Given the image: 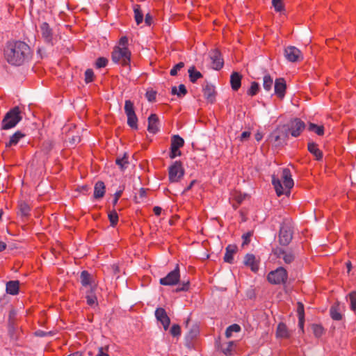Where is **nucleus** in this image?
I'll return each mask as SVG.
<instances>
[{"instance_id":"nucleus-38","label":"nucleus","mask_w":356,"mask_h":356,"mask_svg":"<svg viewBox=\"0 0 356 356\" xmlns=\"http://www.w3.org/2000/svg\"><path fill=\"white\" fill-rule=\"evenodd\" d=\"M308 129L310 131L316 133L318 136H323L324 134L323 126H319L314 123H310L309 124Z\"/></svg>"},{"instance_id":"nucleus-39","label":"nucleus","mask_w":356,"mask_h":356,"mask_svg":"<svg viewBox=\"0 0 356 356\" xmlns=\"http://www.w3.org/2000/svg\"><path fill=\"white\" fill-rule=\"evenodd\" d=\"M222 353L227 355L229 356L232 355L234 350V342L229 341L227 343L224 344L221 347Z\"/></svg>"},{"instance_id":"nucleus-12","label":"nucleus","mask_w":356,"mask_h":356,"mask_svg":"<svg viewBox=\"0 0 356 356\" xmlns=\"http://www.w3.org/2000/svg\"><path fill=\"white\" fill-rule=\"evenodd\" d=\"M40 33L44 40L51 45H54L56 38L54 36L52 29L47 22H43L40 26Z\"/></svg>"},{"instance_id":"nucleus-10","label":"nucleus","mask_w":356,"mask_h":356,"mask_svg":"<svg viewBox=\"0 0 356 356\" xmlns=\"http://www.w3.org/2000/svg\"><path fill=\"white\" fill-rule=\"evenodd\" d=\"M272 252L277 258H282L284 261L287 264H291L295 259V255L290 250H285L277 247L273 248Z\"/></svg>"},{"instance_id":"nucleus-8","label":"nucleus","mask_w":356,"mask_h":356,"mask_svg":"<svg viewBox=\"0 0 356 356\" xmlns=\"http://www.w3.org/2000/svg\"><path fill=\"white\" fill-rule=\"evenodd\" d=\"M179 280L180 272L177 264L173 270L170 271L165 277L160 279L159 283L163 286H174L178 284Z\"/></svg>"},{"instance_id":"nucleus-19","label":"nucleus","mask_w":356,"mask_h":356,"mask_svg":"<svg viewBox=\"0 0 356 356\" xmlns=\"http://www.w3.org/2000/svg\"><path fill=\"white\" fill-rule=\"evenodd\" d=\"M291 335V332L288 329L286 325L282 322L277 325L276 330V337L282 339H289Z\"/></svg>"},{"instance_id":"nucleus-42","label":"nucleus","mask_w":356,"mask_h":356,"mask_svg":"<svg viewBox=\"0 0 356 356\" xmlns=\"http://www.w3.org/2000/svg\"><path fill=\"white\" fill-rule=\"evenodd\" d=\"M172 93L176 94L178 96H184L187 93V90L184 85L181 84L179 86L178 90H177V87H175V86L172 87Z\"/></svg>"},{"instance_id":"nucleus-11","label":"nucleus","mask_w":356,"mask_h":356,"mask_svg":"<svg viewBox=\"0 0 356 356\" xmlns=\"http://www.w3.org/2000/svg\"><path fill=\"white\" fill-rule=\"evenodd\" d=\"M284 56L286 60L291 63L298 62L303 59L300 50L293 46H289L285 48Z\"/></svg>"},{"instance_id":"nucleus-13","label":"nucleus","mask_w":356,"mask_h":356,"mask_svg":"<svg viewBox=\"0 0 356 356\" xmlns=\"http://www.w3.org/2000/svg\"><path fill=\"white\" fill-rule=\"evenodd\" d=\"M305 128V124L301 120L296 118L290 123L289 130L293 137H298Z\"/></svg>"},{"instance_id":"nucleus-57","label":"nucleus","mask_w":356,"mask_h":356,"mask_svg":"<svg viewBox=\"0 0 356 356\" xmlns=\"http://www.w3.org/2000/svg\"><path fill=\"white\" fill-rule=\"evenodd\" d=\"M181 287H177V289H176V291L178 292V291H186L188 290L189 289V286H190V283L188 281L187 282H184L181 284Z\"/></svg>"},{"instance_id":"nucleus-32","label":"nucleus","mask_w":356,"mask_h":356,"mask_svg":"<svg viewBox=\"0 0 356 356\" xmlns=\"http://www.w3.org/2000/svg\"><path fill=\"white\" fill-rule=\"evenodd\" d=\"M81 283L83 286H88L91 284V275L87 270H83L81 273Z\"/></svg>"},{"instance_id":"nucleus-62","label":"nucleus","mask_w":356,"mask_h":356,"mask_svg":"<svg viewBox=\"0 0 356 356\" xmlns=\"http://www.w3.org/2000/svg\"><path fill=\"white\" fill-rule=\"evenodd\" d=\"M304 323H305V317L298 318V326L301 329L302 332H304Z\"/></svg>"},{"instance_id":"nucleus-16","label":"nucleus","mask_w":356,"mask_h":356,"mask_svg":"<svg viewBox=\"0 0 356 356\" xmlns=\"http://www.w3.org/2000/svg\"><path fill=\"white\" fill-rule=\"evenodd\" d=\"M210 59L211 60V67L213 70H219L223 66V59L218 50H213L210 53Z\"/></svg>"},{"instance_id":"nucleus-7","label":"nucleus","mask_w":356,"mask_h":356,"mask_svg":"<svg viewBox=\"0 0 356 356\" xmlns=\"http://www.w3.org/2000/svg\"><path fill=\"white\" fill-rule=\"evenodd\" d=\"M293 227L291 224H282L279 232V242L282 245H287L293 238Z\"/></svg>"},{"instance_id":"nucleus-55","label":"nucleus","mask_w":356,"mask_h":356,"mask_svg":"<svg viewBox=\"0 0 356 356\" xmlns=\"http://www.w3.org/2000/svg\"><path fill=\"white\" fill-rule=\"evenodd\" d=\"M297 314H298V318L305 317L304 305L300 302H298Z\"/></svg>"},{"instance_id":"nucleus-2","label":"nucleus","mask_w":356,"mask_h":356,"mask_svg":"<svg viewBox=\"0 0 356 356\" xmlns=\"http://www.w3.org/2000/svg\"><path fill=\"white\" fill-rule=\"evenodd\" d=\"M281 179L282 181L275 175H272V184L274 186L276 194L279 197L282 195H289L291 193V189L294 186L291 172L289 168H284L282 170Z\"/></svg>"},{"instance_id":"nucleus-41","label":"nucleus","mask_w":356,"mask_h":356,"mask_svg":"<svg viewBox=\"0 0 356 356\" xmlns=\"http://www.w3.org/2000/svg\"><path fill=\"white\" fill-rule=\"evenodd\" d=\"M240 330L241 327L238 324H233L227 328L225 335L227 338H229L233 332H238Z\"/></svg>"},{"instance_id":"nucleus-20","label":"nucleus","mask_w":356,"mask_h":356,"mask_svg":"<svg viewBox=\"0 0 356 356\" xmlns=\"http://www.w3.org/2000/svg\"><path fill=\"white\" fill-rule=\"evenodd\" d=\"M330 314L332 320L341 321L343 315L341 313L340 304L339 302L334 303L330 309Z\"/></svg>"},{"instance_id":"nucleus-21","label":"nucleus","mask_w":356,"mask_h":356,"mask_svg":"<svg viewBox=\"0 0 356 356\" xmlns=\"http://www.w3.org/2000/svg\"><path fill=\"white\" fill-rule=\"evenodd\" d=\"M203 95L204 98L210 103L215 101V88L212 85L207 84L203 88Z\"/></svg>"},{"instance_id":"nucleus-26","label":"nucleus","mask_w":356,"mask_h":356,"mask_svg":"<svg viewBox=\"0 0 356 356\" xmlns=\"http://www.w3.org/2000/svg\"><path fill=\"white\" fill-rule=\"evenodd\" d=\"M22 329L15 325H8V333L10 339L13 341H17L20 337Z\"/></svg>"},{"instance_id":"nucleus-43","label":"nucleus","mask_w":356,"mask_h":356,"mask_svg":"<svg viewBox=\"0 0 356 356\" xmlns=\"http://www.w3.org/2000/svg\"><path fill=\"white\" fill-rule=\"evenodd\" d=\"M232 197L236 201L238 204L241 203L245 198L248 197L247 194H243L241 192L235 191L232 194Z\"/></svg>"},{"instance_id":"nucleus-5","label":"nucleus","mask_w":356,"mask_h":356,"mask_svg":"<svg viewBox=\"0 0 356 356\" xmlns=\"http://www.w3.org/2000/svg\"><path fill=\"white\" fill-rule=\"evenodd\" d=\"M288 280V273L284 267H278L270 271L267 275V280L272 284H284Z\"/></svg>"},{"instance_id":"nucleus-60","label":"nucleus","mask_w":356,"mask_h":356,"mask_svg":"<svg viewBox=\"0 0 356 356\" xmlns=\"http://www.w3.org/2000/svg\"><path fill=\"white\" fill-rule=\"evenodd\" d=\"M147 99L149 102H152L156 98V92L154 91H147L145 95Z\"/></svg>"},{"instance_id":"nucleus-36","label":"nucleus","mask_w":356,"mask_h":356,"mask_svg":"<svg viewBox=\"0 0 356 356\" xmlns=\"http://www.w3.org/2000/svg\"><path fill=\"white\" fill-rule=\"evenodd\" d=\"M184 145V139L179 135H174L171 138V146L181 148Z\"/></svg>"},{"instance_id":"nucleus-28","label":"nucleus","mask_w":356,"mask_h":356,"mask_svg":"<svg viewBox=\"0 0 356 356\" xmlns=\"http://www.w3.org/2000/svg\"><path fill=\"white\" fill-rule=\"evenodd\" d=\"M31 211L30 206L24 201H20L18 204L17 214L22 217H26L29 215Z\"/></svg>"},{"instance_id":"nucleus-46","label":"nucleus","mask_w":356,"mask_h":356,"mask_svg":"<svg viewBox=\"0 0 356 356\" xmlns=\"http://www.w3.org/2000/svg\"><path fill=\"white\" fill-rule=\"evenodd\" d=\"M94 72L92 69H88L85 72V81L88 83L94 80Z\"/></svg>"},{"instance_id":"nucleus-54","label":"nucleus","mask_w":356,"mask_h":356,"mask_svg":"<svg viewBox=\"0 0 356 356\" xmlns=\"http://www.w3.org/2000/svg\"><path fill=\"white\" fill-rule=\"evenodd\" d=\"M128 38L126 36L122 37L118 42V45L116 47L117 48H128Z\"/></svg>"},{"instance_id":"nucleus-25","label":"nucleus","mask_w":356,"mask_h":356,"mask_svg":"<svg viewBox=\"0 0 356 356\" xmlns=\"http://www.w3.org/2000/svg\"><path fill=\"white\" fill-rule=\"evenodd\" d=\"M106 192V186L103 181H99L95 184L94 187V197L99 199L104 197Z\"/></svg>"},{"instance_id":"nucleus-48","label":"nucleus","mask_w":356,"mask_h":356,"mask_svg":"<svg viewBox=\"0 0 356 356\" xmlns=\"http://www.w3.org/2000/svg\"><path fill=\"white\" fill-rule=\"evenodd\" d=\"M108 64V60L104 57H99L97 59L95 62V67L96 68H102L104 67Z\"/></svg>"},{"instance_id":"nucleus-24","label":"nucleus","mask_w":356,"mask_h":356,"mask_svg":"<svg viewBox=\"0 0 356 356\" xmlns=\"http://www.w3.org/2000/svg\"><path fill=\"white\" fill-rule=\"evenodd\" d=\"M241 75L238 72H233L230 76V84L233 90L237 91L241 86Z\"/></svg>"},{"instance_id":"nucleus-61","label":"nucleus","mask_w":356,"mask_h":356,"mask_svg":"<svg viewBox=\"0 0 356 356\" xmlns=\"http://www.w3.org/2000/svg\"><path fill=\"white\" fill-rule=\"evenodd\" d=\"M270 140H273L274 142H277L279 140H280V134H278L277 131H274L271 134H270Z\"/></svg>"},{"instance_id":"nucleus-59","label":"nucleus","mask_w":356,"mask_h":356,"mask_svg":"<svg viewBox=\"0 0 356 356\" xmlns=\"http://www.w3.org/2000/svg\"><path fill=\"white\" fill-rule=\"evenodd\" d=\"M122 190L117 191L114 194V198L113 201V204L115 205L117 202H118L120 197L122 196Z\"/></svg>"},{"instance_id":"nucleus-29","label":"nucleus","mask_w":356,"mask_h":356,"mask_svg":"<svg viewBox=\"0 0 356 356\" xmlns=\"http://www.w3.org/2000/svg\"><path fill=\"white\" fill-rule=\"evenodd\" d=\"M308 150L316 157L317 160H321L323 158L322 152L318 148L316 144L309 143L308 144Z\"/></svg>"},{"instance_id":"nucleus-9","label":"nucleus","mask_w":356,"mask_h":356,"mask_svg":"<svg viewBox=\"0 0 356 356\" xmlns=\"http://www.w3.org/2000/svg\"><path fill=\"white\" fill-rule=\"evenodd\" d=\"M169 179L171 182H177L184 176V169L180 161L174 162L169 167Z\"/></svg>"},{"instance_id":"nucleus-4","label":"nucleus","mask_w":356,"mask_h":356,"mask_svg":"<svg viewBox=\"0 0 356 356\" xmlns=\"http://www.w3.org/2000/svg\"><path fill=\"white\" fill-rule=\"evenodd\" d=\"M112 60L123 66H129L131 60V52L128 48L115 47L111 55Z\"/></svg>"},{"instance_id":"nucleus-45","label":"nucleus","mask_w":356,"mask_h":356,"mask_svg":"<svg viewBox=\"0 0 356 356\" xmlns=\"http://www.w3.org/2000/svg\"><path fill=\"white\" fill-rule=\"evenodd\" d=\"M348 298L350 300V309L353 311H356V291H351L348 294Z\"/></svg>"},{"instance_id":"nucleus-63","label":"nucleus","mask_w":356,"mask_h":356,"mask_svg":"<svg viewBox=\"0 0 356 356\" xmlns=\"http://www.w3.org/2000/svg\"><path fill=\"white\" fill-rule=\"evenodd\" d=\"M161 211L162 209L160 207L156 206L153 208V212L157 216L161 215Z\"/></svg>"},{"instance_id":"nucleus-17","label":"nucleus","mask_w":356,"mask_h":356,"mask_svg":"<svg viewBox=\"0 0 356 356\" xmlns=\"http://www.w3.org/2000/svg\"><path fill=\"white\" fill-rule=\"evenodd\" d=\"M286 86V81L282 78L277 79L275 81V94L280 99L285 95Z\"/></svg>"},{"instance_id":"nucleus-58","label":"nucleus","mask_w":356,"mask_h":356,"mask_svg":"<svg viewBox=\"0 0 356 356\" xmlns=\"http://www.w3.org/2000/svg\"><path fill=\"white\" fill-rule=\"evenodd\" d=\"M108 350V346L106 347H100L98 350V353L97 356H108V355L106 353Z\"/></svg>"},{"instance_id":"nucleus-18","label":"nucleus","mask_w":356,"mask_h":356,"mask_svg":"<svg viewBox=\"0 0 356 356\" xmlns=\"http://www.w3.org/2000/svg\"><path fill=\"white\" fill-rule=\"evenodd\" d=\"M147 131L153 134H156L159 131V118L156 114H151L149 116Z\"/></svg>"},{"instance_id":"nucleus-34","label":"nucleus","mask_w":356,"mask_h":356,"mask_svg":"<svg viewBox=\"0 0 356 356\" xmlns=\"http://www.w3.org/2000/svg\"><path fill=\"white\" fill-rule=\"evenodd\" d=\"M17 314L15 309H12L10 310L8 317V325H17Z\"/></svg>"},{"instance_id":"nucleus-35","label":"nucleus","mask_w":356,"mask_h":356,"mask_svg":"<svg viewBox=\"0 0 356 356\" xmlns=\"http://www.w3.org/2000/svg\"><path fill=\"white\" fill-rule=\"evenodd\" d=\"M273 83V78L269 74L264 75L263 78V87L266 91L269 92L271 90Z\"/></svg>"},{"instance_id":"nucleus-6","label":"nucleus","mask_w":356,"mask_h":356,"mask_svg":"<svg viewBox=\"0 0 356 356\" xmlns=\"http://www.w3.org/2000/svg\"><path fill=\"white\" fill-rule=\"evenodd\" d=\"M124 112L127 116V124L133 129L137 130L138 118L136 115L134 106L131 100H126L124 103Z\"/></svg>"},{"instance_id":"nucleus-30","label":"nucleus","mask_w":356,"mask_h":356,"mask_svg":"<svg viewBox=\"0 0 356 356\" xmlns=\"http://www.w3.org/2000/svg\"><path fill=\"white\" fill-rule=\"evenodd\" d=\"M25 136V135L19 131H16L14 134H13L10 138L7 146H13L17 145L19 141Z\"/></svg>"},{"instance_id":"nucleus-53","label":"nucleus","mask_w":356,"mask_h":356,"mask_svg":"<svg viewBox=\"0 0 356 356\" xmlns=\"http://www.w3.org/2000/svg\"><path fill=\"white\" fill-rule=\"evenodd\" d=\"M252 234H253L252 232H248L243 234V236H242V238L243 239V241L242 243L243 246L249 244V243L250 242V238L252 236Z\"/></svg>"},{"instance_id":"nucleus-40","label":"nucleus","mask_w":356,"mask_h":356,"mask_svg":"<svg viewBox=\"0 0 356 356\" xmlns=\"http://www.w3.org/2000/svg\"><path fill=\"white\" fill-rule=\"evenodd\" d=\"M115 163L120 168V169L123 170L127 167L129 163L128 156L126 154H124L122 157L117 158Z\"/></svg>"},{"instance_id":"nucleus-64","label":"nucleus","mask_w":356,"mask_h":356,"mask_svg":"<svg viewBox=\"0 0 356 356\" xmlns=\"http://www.w3.org/2000/svg\"><path fill=\"white\" fill-rule=\"evenodd\" d=\"M250 134L248 131H243L241 135V140H243L244 139L248 138Z\"/></svg>"},{"instance_id":"nucleus-3","label":"nucleus","mask_w":356,"mask_h":356,"mask_svg":"<svg viewBox=\"0 0 356 356\" xmlns=\"http://www.w3.org/2000/svg\"><path fill=\"white\" fill-rule=\"evenodd\" d=\"M21 111L18 106L10 109L2 120V129L4 130L15 127L22 120Z\"/></svg>"},{"instance_id":"nucleus-52","label":"nucleus","mask_w":356,"mask_h":356,"mask_svg":"<svg viewBox=\"0 0 356 356\" xmlns=\"http://www.w3.org/2000/svg\"><path fill=\"white\" fill-rule=\"evenodd\" d=\"M184 63L182 62H180L179 63H177V65H175L171 70H170V74L171 76H175L177 74V72L179 70H180L183 67H184Z\"/></svg>"},{"instance_id":"nucleus-14","label":"nucleus","mask_w":356,"mask_h":356,"mask_svg":"<svg viewBox=\"0 0 356 356\" xmlns=\"http://www.w3.org/2000/svg\"><path fill=\"white\" fill-rule=\"evenodd\" d=\"M243 264L254 273H257L259 270V260L253 254H247L244 257Z\"/></svg>"},{"instance_id":"nucleus-31","label":"nucleus","mask_w":356,"mask_h":356,"mask_svg":"<svg viewBox=\"0 0 356 356\" xmlns=\"http://www.w3.org/2000/svg\"><path fill=\"white\" fill-rule=\"evenodd\" d=\"M188 74L190 81L192 83H195L198 79L202 76V74L199 71H197L194 66L188 69Z\"/></svg>"},{"instance_id":"nucleus-49","label":"nucleus","mask_w":356,"mask_h":356,"mask_svg":"<svg viewBox=\"0 0 356 356\" xmlns=\"http://www.w3.org/2000/svg\"><path fill=\"white\" fill-rule=\"evenodd\" d=\"M146 195H147L146 190L143 188H141L139 190L138 195L136 196V202H143L146 197Z\"/></svg>"},{"instance_id":"nucleus-23","label":"nucleus","mask_w":356,"mask_h":356,"mask_svg":"<svg viewBox=\"0 0 356 356\" xmlns=\"http://www.w3.org/2000/svg\"><path fill=\"white\" fill-rule=\"evenodd\" d=\"M237 251V247L235 245H228L225 249L224 256L225 262L232 264L234 261V254Z\"/></svg>"},{"instance_id":"nucleus-50","label":"nucleus","mask_w":356,"mask_h":356,"mask_svg":"<svg viewBox=\"0 0 356 356\" xmlns=\"http://www.w3.org/2000/svg\"><path fill=\"white\" fill-rule=\"evenodd\" d=\"M170 332L173 337H179L181 335V327L177 324H174L170 328Z\"/></svg>"},{"instance_id":"nucleus-27","label":"nucleus","mask_w":356,"mask_h":356,"mask_svg":"<svg viewBox=\"0 0 356 356\" xmlns=\"http://www.w3.org/2000/svg\"><path fill=\"white\" fill-rule=\"evenodd\" d=\"M19 289V282L17 280L9 281L6 283V292L8 294L15 296L18 294Z\"/></svg>"},{"instance_id":"nucleus-33","label":"nucleus","mask_w":356,"mask_h":356,"mask_svg":"<svg viewBox=\"0 0 356 356\" xmlns=\"http://www.w3.org/2000/svg\"><path fill=\"white\" fill-rule=\"evenodd\" d=\"M134 18L136 24L138 25L142 23L143 20V14L140 10V6L138 4L134 6Z\"/></svg>"},{"instance_id":"nucleus-1","label":"nucleus","mask_w":356,"mask_h":356,"mask_svg":"<svg viewBox=\"0 0 356 356\" xmlns=\"http://www.w3.org/2000/svg\"><path fill=\"white\" fill-rule=\"evenodd\" d=\"M30 55L29 46L20 40L8 42L4 49L5 58L12 65H22Z\"/></svg>"},{"instance_id":"nucleus-22","label":"nucleus","mask_w":356,"mask_h":356,"mask_svg":"<svg viewBox=\"0 0 356 356\" xmlns=\"http://www.w3.org/2000/svg\"><path fill=\"white\" fill-rule=\"evenodd\" d=\"M95 287H91L86 291V299L87 304L90 307H95L98 305L97 298L95 295Z\"/></svg>"},{"instance_id":"nucleus-56","label":"nucleus","mask_w":356,"mask_h":356,"mask_svg":"<svg viewBox=\"0 0 356 356\" xmlns=\"http://www.w3.org/2000/svg\"><path fill=\"white\" fill-rule=\"evenodd\" d=\"M110 222H117L118 220V215L115 211H111L108 213Z\"/></svg>"},{"instance_id":"nucleus-37","label":"nucleus","mask_w":356,"mask_h":356,"mask_svg":"<svg viewBox=\"0 0 356 356\" xmlns=\"http://www.w3.org/2000/svg\"><path fill=\"white\" fill-rule=\"evenodd\" d=\"M312 329L313 334L317 338L321 337L325 333V329L323 328V327L321 325H319V324H313L312 325Z\"/></svg>"},{"instance_id":"nucleus-47","label":"nucleus","mask_w":356,"mask_h":356,"mask_svg":"<svg viewBox=\"0 0 356 356\" xmlns=\"http://www.w3.org/2000/svg\"><path fill=\"white\" fill-rule=\"evenodd\" d=\"M181 155V152L179 150V148L170 145V152L169 154L170 159H173L177 156H180Z\"/></svg>"},{"instance_id":"nucleus-44","label":"nucleus","mask_w":356,"mask_h":356,"mask_svg":"<svg viewBox=\"0 0 356 356\" xmlns=\"http://www.w3.org/2000/svg\"><path fill=\"white\" fill-rule=\"evenodd\" d=\"M259 90V85L257 82H252L251 83V86L250 88L248 90V95L250 96H254L256 95Z\"/></svg>"},{"instance_id":"nucleus-51","label":"nucleus","mask_w":356,"mask_h":356,"mask_svg":"<svg viewBox=\"0 0 356 356\" xmlns=\"http://www.w3.org/2000/svg\"><path fill=\"white\" fill-rule=\"evenodd\" d=\"M272 4L277 12H281L284 8L282 0H272Z\"/></svg>"},{"instance_id":"nucleus-15","label":"nucleus","mask_w":356,"mask_h":356,"mask_svg":"<svg viewBox=\"0 0 356 356\" xmlns=\"http://www.w3.org/2000/svg\"><path fill=\"white\" fill-rule=\"evenodd\" d=\"M155 316L158 321L161 322L165 330H167L170 323V319L163 308H157L155 311Z\"/></svg>"}]
</instances>
